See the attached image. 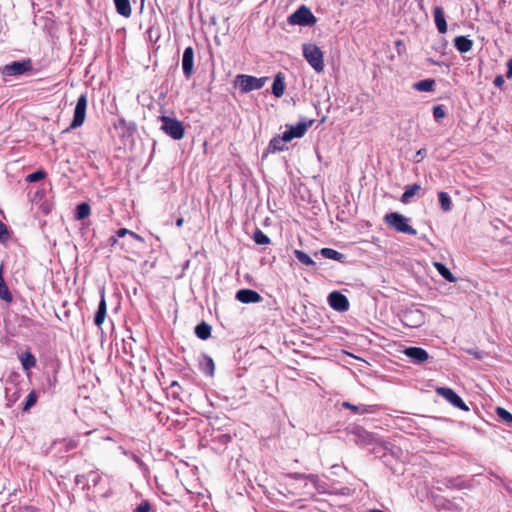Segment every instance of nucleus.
Returning a JSON list of instances; mask_svg holds the SVG:
<instances>
[{
  "label": "nucleus",
  "instance_id": "423d86ee",
  "mask_svg": "<svg viewBox=\"0 0 512 512\" xmlns=\"http://www.w3.org/2000/svg\"><path fill=\"white\" fill-rule=\"evenodd\" d=\"M267 79V77L257 78L251 75L241 74L236 77V84L239 86L241 91L250 92L261 89Z\"/></svg>",
  "mask_w": 512,
  "mask_h": 512
},
{
  "label": "nucleus",
  "instance_id": "5fc2aeb1",
  "mask_svg": "<svg viewBox=\"0 0 512 512\" xmlns=\"http://www.w3.org/2000/svg\"><path fill=\"white\" fill-rule=\"evenodd\" d=\"M81 478H83V476L77 475L76 479H75L76 483H80L81 482Z\"/></svg>",
  "mask_w": 512,
  "mask_h": 512
},
{
  "label": "nucleus",
  "instance_id": "a18cd8bd",
  "mask_svg": "<svg viewBox=\"0 0 512 512\" xmlns=\"http://www.w3.org/2000/svg\"><path fill=\"white\" fill-rule=\"evenodd\" d=\"M41 211L44 213V214H48L50 212V204L49 203H43L41 206Z\"/></svg>",
  "mask_w": 512,
  "mask_h": 512
},
{
  "label": "nucleus",
  "instance_id": "473e14b6",
  "mask_svg": "<svg viewBox=\"0 0 512 512\" xmlns=\"http://www.w3.org/2000/svg\"><path fill=\"white\" fill-rule=\"evenodd\" d=\"M37 399H38V396H37L36 391L32 390V391L28 394V396H27V398H26V401H25V403H24V406H23L22 410H23L24 412H26V411H28L29 409H31V408L36 404Z\"/></svg>",
  "mask_w": 512,
  "mask_h": 512
},
{
  "label": "nucleus",
  "instance_id": "de8ad7c7",
  "mask_svg": "<svg viewBox=\"0 0 512 512\" xmlns=\"http://www.w3.org/2000/svg\"><path fill=\"white\" fill-rule=\"evenodd\" d=\"M295 255L296 256H299V257H302V256H308L306 253L302 252V251H299V250H295Z\"/></svg>",
  "mask_w": 512,
  "mask_h": 512
},
{
  "label": "nucleus",
  "instance_id": "8fccbe9b",
  "mask_svg": "<svg viewBox=\"0 0 512 512\" xmlns=\"http://www.w3.org/2000/svg\"><path fill=\"white\" fill-rule=\"evenodd\" d=\"M221 438H223V441H230L231 440L230 435H227V434L222 435Z\"/></svg>",
  "mask_w": 512,
  "mask_h": 512
},
{
  "label": "nucleus",
  "instance_id": "ddd939ff",
  "mask_svg": "<svg viewBox=\"0 0 512 512\" xmlns=\"http://www.w3.org/2000/svg\"><path fill=\"white\" fill-rule=\"evenodd\" d=\"M403 352L416 364H421L429 359V354L421 347H407Z\"/></svg>",
  "mask_w": 512,
  "mask_h": 512
},
{
  "label": "nucleus",
  "instance_id": "cd10ccee",
  "mask_svg": "<svg viewBox=\"0 0 512 512\" xmlns=\"http://www.w3.org/2000/svg\"><path fill=\"white\" fill-rule=\"evenodd\" d=\"M91 213L90 205L86 202L80 203L76 207V213H75V219L76 220H83L87 218Z\"/></svg>",
  "mask_w": 512,
  "mask_h": 512
},
{
  "label": "nucleus",
  "instance_id": "4c0bfd02",
  "mask_svg": "<svg viewBox=\"0 0 512 512\" xmlns=\"http://www.w3.org/2000/svg\"><path fill=\"white\" fill-rule=\"evenodd\" d=\"M433 116L436 120H440L446 116V111H445L443 105L434 106Z\"/></svg>",
  "mask_w": 512,
  "mask_h": 512
},
{
  "label": "nucleus",
  "instance_id": "5701e85b",
  "mask_svg": "<svg viewBox=\"0 0 512 512\" xmlns=\"http://www.w3.org/2000/svg\"><path fill=\"white\" fill-rule=\"evenodd\" d=\"M284 92H285L284 78L282 77V74L279 73L276 75V77L273 81L272 93L276 97H281V96H283Z\"/></svg>",
  "mask_w": 512,
  "mask_h": 512
},
{
  "label": "nucleus",
  "instance_id": "a211bd4d",
  "mask_svg": "<svg viewBox=\"0 0 512 512\" xmlns=\"http://www.w3.org/2000/svg\"><path fill=\"white\" fill-rule=\"evenodd\" d=\"M200 369L203 373L208 376H213L215 371V364L213 359L206 354L201 355V359L199 361Z\"/></svg>",
  "mask_w": 512,
  "mask_h": 512
},
{
  "label": "nucleus",
  "instance_id": "ea45409f",
  "mask_svg": "<svg viewBox=\"0 0 512 512\" xmlns=\"http://www.w3.org/2000/svg\"><path fill=\"white\" fill-rule=\"evenodd\" d=\"M320 252L324 257L342 256L339 252L329 248H322Z\"/></svg>",
  "mask_w": 512,
  "mask_h": 512
},
{
  "label": "nucleus",
  "instance_id": "58836bf2",
  "mask_svg": "<svg viewBox=\"0 0 512 512\" xmlns=\"http://www.w3.org/2000/svg\"><path fill=\"white\" fill-rule=\"evenodd\" d=\"M151 504L148 500H143L135 509L134 512H150Z\"/></svg>",
  "mask_w": 512,
  "mask_h": 512
},
{
  "label": "nucleus",
  "instance_id": "f3484780",
  "mask_svg": "<svg viewBox=\"0 0 512 512\" xmlns=\"http://www.w3.org/2000/svg\"><path fill=\"white\" fill-rule=\"evenodd\" d=\"M342 407L351 410L355 414H366V413L372 414V413H375L377 410V406H375V405H364V404L354 405V404H351L350 402H343Z\"/></svg>",
  "mask_w": 512,
  "mask_h": 512
},
{
  "label": "nucleus",
  "instance_id": "6e6d98bb",
  "mask_svg": "<svg viewBox=\"0 0 512 512\" xmlns=\"http://www.w3.org/2000/svg\"><path fill=\"white\" fill-rule=\"evenodd\" d=\"M188 265H189V260H187V261L185 262V264L183 265V270H184L185 268H187V267H188Z\"/></svg>",
  "mask_w": 512,
  "mask_h": 512
},
{
  "label": "nucleus",
  "instance_id": "4be33fe9",
  "mask_svg": "<svg viewBox=\"0 0 512 512\" xmlns=\"http://www.w3.org/2000/svg\"><path fill=\"white\" fill-rule=\"evenodd\" d=\"M21 365L28 371L36 366V358L30 351H25L20 355Z\"/></svg>",
  "mask_w": 512,
  "mask_h": 512
},
{
  "label": "nucleus",
  "instance_id": "f03ea898",
  "mask_svg": "<svg viewBox=\"0 0 512 512\" xmlns=\"http://www.w3.org/2000/svg\"><path fill=\"white\" fill-rule=\"evenodd\" d=\"M161 130L174 140H181L185 136V128L183 123L169 116H160Z\"/></svg>",
  "mask_w": 512,
  "mask_h": 512
},
{
  "label": "nucleus",
  "instance_id": "bb28decb",
  "mask_svg": "<svg viewBox=\"0 0 512 512\" xmlns=\"http://www.w3.org/2000/svg\"><path fill=\"white\" fill-rule=\"evenodd\" d=\"M3 264L0 265V298L6 302L12 301V294L10 293L4 278L2 276Z\"/></svg>",
  "mask_w": 512,
  "mask_h": 512
},
{
  "label": "nucleus",
  "instance_id": "c9c22d12",
  "mask_svg": "<svg viewBox=\"0 0 512 512\" xmlns=\"http://www.w3.org/2000/svg\"><path fill=\"white\" fill-rule=\"evenodd\" d=\"M46 177V172L44 170H37L31 174H28L26 177V181L29 183L37 182Z\"/></svg>",
  "mask_w": 512,
  "mask_h": 512
},
{
  "label": "nucleus",
  "instance_id": "6ab92c4d",
  "mask_svg": "<svg viewBox=\"0 0 512 512\" xmlns=\"http://www.w3.org/2000/svg\"><path fill=\"white\" fill-rule=\"evenodd\" d=\"M454 46L460 53H466L473 47V41L466 36H457L454 38Z\"/></svg>",
  "mask_w": 512,
  "mask_h": 512
},
{
  "label": "nucleus",
  "instance_id": "39448f33",
  "mask_svg": "<svg viewBox=\"0 0 512 512\" xmlns=\"http://www.w3.org/2000/svg\"><path fill=\"white\" fill-rule=\"evenodd\" d=\"M88 104V98L86 94H81L77 100L73 120L70 123V126L67 128V131L76 129L83 125L86 118V109Z\"/></svg>",
  "mask_w": 512,
  "mask_h": 512
},
{
  "label": "nucleus",
  "instance_id": "6e6552de",
  "mask_svg": "<svg viewBox=\"0 0 512 512\" xmlns=\"http://www.w3.org/2000/svg\"><path fill=\"white\" fill-rule=\"evenodd\" d=\"M436 392L438 395L442 396L454 407L463 411L469 410L468 406L464 403L461 397L453 389L448 387H439L436 389Z\"/></svg>",
  "mask_w": 512,
  "mask_h": 512
},
{
  "label": "nucleus",
  "instance_id": "412c9836",
  "mask_svg": "<svg viewBox=\"0 0 512 512\" xmlns=\"http://www.w3.org/2000/svg\"><path fill=\"white\" fill-rule=\"evenodd\" d=\"M352 434L355 436L356 443L368 444L371 442V433L362 427L354 428Z\"/></svg>",
  "mask_w": 512,
  "mask_h": 512
},
{
  "label": "nucleus",
  "instance_id": "393cba45",
  "mask_svg": "<svg viewBox=\"0 0 512 512\" xmlns=\"http://www.w3.org/2000/svg\"><path fill=\"white\" fill-rule=\"evenodd\" d=\"M421 190V186L419 184L408 185L405 188L404 193L401 196V202L407 204L410 202V199L415 196Z\"/></svg>",
  "mask_w": 512,
  "mask_h": 512
},
{
  "label": "nucleus",
  "instance_id": "a19ab883",
  "mask_svg": "<svg viewBox=\"0 0 512 512\" xmlns=\"http://www.w3.org/2000/svg\"><path fill=\"white\" fill-rule=\"evenodd\" d=\"M299 261L306 266H313L315 265V262L313 261V258H298Z\"/></svg>",
  "mask_w": 512,
  "mask_h": 512
},
{
  "label": "nucleus",
  "instance_id": "20e7f679",
  "mask_svg": "<svg viewBox=\"0 0 512 512\" xmlns=\"http://www.w3.org/2000/svg\"><path fill=\"white\" fill-rule=\"evenodd\" d=\"M33 70V63L30 58L21 61H14L0 67V73L4 76H19Z\"/></svg>",
  "mask_w": 512,
  "mask_h": 512
},
{
  "label": "nucleus",
  "instance_id": "603ef678",
  "mask_svg": "<svg viewBox=\"0 0 512 512\" xmlns=\"http://www.w3.org/2000/svg\"><path fill=\"white\" fill-rule=\"evenodd\" d=\"M296 263L294 261L289 262V267L294 271Z\"/></svg>",
  "mask_w": 512,
  "mask_h": 512
},
{
  "label": "nucleus",
  "instance_id": "72a5a7b5",
  "mask_svg": "<svg viewBox=\"0 0 512 512\" xmlns=\"http://www.w3.org/2000/svg\"><path fill=\"white\" fill-rule=\"evenodd\" d=\"M55 444H61L63 446V449L65 452H69L71 450H74L78 447V440L76 439H63L59 442H55Z\"/></svg>",
  "mask_w": 512,
  "mask_h": 512
},
{
  "label": "nucleus",
  "instance_id": "49530a36",
  "mask_svg": "<svg viewBox=\"0 0 512 512\" xmlns=\"http://www.w3.org/2000/svg\"><path fill=\"white\" fill-rule=\"evenodd\" d=\"M183 222H184V219H183L182 217L178 218V219L176 220V226H177V227H182Z\"/></svg>",
  "mask_w": 512,
  "mask_h": 512
},
{
  "label": "nucleus",
  "instance_id": "a878e982",
  "mask_svg": "<svg viewBox=\"0 0 512 512\" xmlns=\"http://www.w3.org/2000/svg\"><path fill=\"white\" fill-rule=\"evenodd\" d=\"M433 265L437 269L439 274L445 280H447L449 282H455L456 281V278L454 277V275L451 273V271L449 270V268L445 264H443L441 262H433Z\"/></svg>",
  "mask_w": 512,
  "mask_h": 512
},
{
  "label": "nucleus",
  "instance_id": "3c124183",
  "mask_svg": "<svg viewBox=\"0 0 512 512\" xmlns=\"http://www.w3.org/2000/svg\"><path fill=\"white\" fill-rule=\"evenodd\" d=\"M364 512H384V511L380 510V509H367Z\"/></svg>",
  "mask_w": 512,
  "mask_h": 512
},
{
  "label": "nucleus",
  "instance_id": "c85d7f7f",
  "mask_svg": "<svg viewBox=\"0 0 512 512\" xmlns=\"http://www.w3.org/2000/svg\"><path fill=\"white\" fill-rule=\"evenodd\" d=\"M435 80L425 79L414 84V88L418 91L430 92L434 90Z\"/></svg>",
  "mask_w": 512,
  "mask_h": 512
},
{
  "label": "nucleus",
  "instance_id": "7ed1b4c3",
  "mask_svg": "<svg viewBox=\"0 0 512 512\" xmlns=\"http://www.w3.org/2000/svg\"><path fill=\"white\" fill-rule=\"evenodd\" d=\"M385 223L397 232L416 235L417 231L408 224V219L398 212L388 213L384 216Z\"/></svg>",
  "mask_w": 512,
  "mask_h": 512
},
{
  "label": "nucleus",
  "instance_id": "aec40b11",
  "mask_svg": "<svg viewBox=\"0 0 512 512\" xmlns=\"http://www.w3.org/2000/svg\"><path fill=\"white\" fill-rule=\"evenodd\" d=\"M119 15L129 18L132 15L130 0H113Z\"/></svg>",
  "mask_w": 512,
  "mask_h": 512
},
{
  "label": "nucleus",
  "instance_id": "e433bc0d",
  "mask_svg": "<svg viewBox=\"0 0 512 512\" xmlns=\"http://www.w3.org/2000/svg\"><path fill=\"white\" fill-rule=\"evenodd\" d=\"M11 238V231L8 226L0 221V242L6 243Z\"/></svg>",
  "mask_w": 512,
  "mask_h": 512
},
{
  "label": "nucleus",
  "instance_id": "c03bdc74",
  "mask_svg": "<svg viewBox=\"0 0 512 512\" xmlns=\"http://www.w3.org/2000/svg\"><path fill=\"white\" fill-rule=\"evenodd\" d=\"M426 155V149H420L416 153V157H420L417 159V162L421 161Z\"/></svg>",
  "mask_w": 512,
  "mask_h": 512
},
{
  "label": "nucleus",
  "instance_id": "4d7b16f0",
  "mask_svg": "<svg viewBox=\"0 0 512 512\" xmlns=\"http://www.w3.org/2000/svg\"><path fill=\"white\" fill-rule=\"evenodd\" d=\"M171 386H172V387H174V386H179V384H178V382L173 381V382H172V384H171Z\"/></svg>",
  "mask_w": 512,
  "mask_h": 512
},
{
  "label": "nucleus",
  "instance_id": "09e8293b",
  "mask_svg": "<svg viewBox=\"0 0 512 512\" xmlns=\"http://www.w3.org/2000/svg\"><path fill=\"white\" fill-rule=\"evenodd\" d=\"M295 479H302L304 477H306L305 475L303 474H299V473H295L294 476H293Z\"/></svg>",
  "mask_w": 512,
  "mask_h": 512
},
{
  "label": "nucleus",
  "instance_id": "9d476101",
  "mask_svg": "<svg viewBox=\"0 0 512 512\" xmlns=\"http://www.w3.org/2000/svg\"><path fill=\"white\" fill-rule=\"evenodd\" d=\"M314 120H309L307 122H299L296 126H289L288 129L284 132L285 137L290 141L294 138H301L305 135L307 130L313 125Z\"/></svg>",
  "mask_w": 512,
  "mask_h": 512
},
{
  "label": "nucleus",
  "instance_id": "37998d69",
  "mask_svg": "<svg viewBox=\"0 0 512 512\" xmlns=\"http://www.w3.org/2000/svg\"><path fill=\"white\" fill-rule=\"evenodd\" d=\"M507 72H506V77L508 79H511L512 78V58L508 61L507 63Z\"/></svg>",
  "mask_w": 512,
  "mask_h": 512
},
{
  "label": "nucleus",
  "instance_id": "f8f14e48",
  "mask_svg": "<svg viewBox=\"0 0 512 512\" xmlns=\"http://www.w3.org/2000/svg\"><path fill=\"white\" fill-rule=\"evenodd\" d=\"M289 141L290 140L285 137V133H283L281 136L277 135L273 137L268 144L266 152L263 153V157L271 153L284 151L285 149H287L286 142Z\"/></svg>",
  "mask_w": 512,
  "mask_h": 512
},
{
  "label": "nucleus",
  "instance_id": "c756f323",
  "mask_svg": "<svg viewBox=\"0 0 512 512\" xmlns=\"http://www.w3.org/2000/svg\"><path fill=\"white\" fill-rule=\"evenodd\" d=\"M126 235H129L132 238H135L137 240H142V238L139 235H137L135 232L130 231V230L126 229V228H120L119 230H117L116 236H112L109 239V241L111 242L112 245H114V244L117 243V238L116 237L121 238V237H124Z\"/></svg>",
  "mask_w": 512,
  "mask_h": 512
},
{
  "label": "nucleus",
  "instance_id": "7c9ffc66",
  "mask_svg": "<svg viewBox=\"0 0 512 512\" xmlns=\"http://www.w3.org/2000/svg\"><path fill=\"white\" fill-rule=\"evenodd\" d=\"M438 198H439V202H440L441 208L445 212H448V211H450L452 209V201H451V198L448 195V193H446L444 191H441V192L438 193Z\"/></svg>",
  "mask_w": 512,
  "mask_h": 512
},
{
  "label": "nucleus",
  "instance_id": "bf43d9fd",
  "mask_svg": "<svg viewBox=\"0 0 512 512\" xmlns=\"http://www.w3.org/2000/svg\"><path fill=\"white\" fill-rule=\"evenodd\" d=\"M154 265H155V262H152V263L150 264V267H154Z\"/></svg>",
  "mask_w": 512,
  "mask_h": 512
},
{
  "label": "nucleus",
  "instance_id": "4468645a",
  "mask_svg": "<svg viewBox=\"0 0 512 512\" xmlns=\"http://www.w3.org/2000/svg\"><path fill=\"white\" fill-rule=\"evenodd\" d=\"M100 302L98 304V309L94 315V324L97 326V327H101V325L103 324L104 320H105V317H106V312H107V304H106V300H105V289L104 287H102L100 289Z\"/></svg>",
  "mask_w": 512,
  "mask_h": 512
},
{
  "label": "nucleus",
  "instance_id": "f704fd0d",
  "mask_svg": "<svg viewBox=\"0 0 512 512\" xmlns=\"http://www.w3.org/2000/svg\"><path fill=\"white\" fill-rule=\"evenodd\" d=\"M497 416L507 424H512V414L502 407L496 408Z\"/></svg>",
  "mask_w": 512,
  "mask_h": 512
},
{
  "label": "nucleus",
  "instance_id": "b1692460",
  "mask_svg": "<svg viewBox=\"0 0 512 512\" xmlns=\"http://www.w3.org/2000/svg\"><path fill=\"white\" fill-rule=\"evenodd\" d=\"M194 332L199 339L206 340L211 336V326L205 321H202L195 327Z\"/></svg>",
  "mask_w": 512,
  "mask_h": 512
},
{
  "label": "nucleus",
  "instance_id": "79ce46f5",
  "mask_svg": "<svg viewBox=\"0 0 512 512\" xmlns=\"http://www.w3.org/2000/svg\"><path fill=\"white\" fill-rule=\"evenodd\" d=\"M504 82V78L501 75H498L495 77L493 83L496 87H501L504 84Z\"/></svg>",
  "mask_w": 512,
  "mask_h": 512
},
{
  "label": "nucleus",
  "instance_id": "f257e3e1",
  "mask_svg": "<svg viewBox=\"0 0 512 512\" xmlns=\"http://www.w3.org/2000/svg\"><path fill=\"white\" fill-rule=\"evenodd\" d=\"M303 56L309 65L317 72L321 73L324 71V53L322 50L313 43H305L302 46Z\"/></svg>",
  "mask_w": 512,
  "mask_h": 512
},
{
  "label": "nucleus",
  "instance_id": "0eeeda50",
  "mask_svg": "<svg viewBox=\"0 0 512 512\" xmlns=\"http://www.w3.org/2000/svg\"><path fill=\"white\" fill-rule=\"evenodd\" d=\"M288 21L291 24L311 26L316 23L317 19L310 9L303 5L289 16Z\"/></svg>",
  "mask_w": 512,
  "mask_h": 512
},
{
  "label": "nucleus",
  "instance_id": "9b49d317",
  "mask_svg": "<svg viewBox=\"0 0 512 512\" xmlns=\"http://www.w3.org/2000/svg\"><path fill=\"white\" fill-rule=\"evenodd\" d=\"M194 66V49L189 46L186 47L182 57V69L186 79H190L193 74Z\"/></svg>",
  "mask_w": 512,
  "mask_h": 512
},
{
  "label": "nucleus",
  "instance_id": "2f4dec72",
  "mask_svg": "<svg viewBox=\"0 0 512 512\" xmlns=\"http://www.w3.org/2000/svg\"><path fill=\"white\" fill-rule=\"evenodd\" d=\"M253 239L256 244L266 245L270 243L269 237L260 229H256L253 234Z\"/></svg>",
  "mask_w": 512,
  "mask_h": 512
},
{
  "label": "nucleus",
  "instance_id": "1a4fd4ad",
  "mask_svg": "<svg viewBox=\"0 0 512 512\" xmlns=\"http://www.w3.org/2000/svg\"><path fill=\"white\" fill-rule=\"evenodd\" d=\"M328 303L330 307L339 312H344L349 308L347 297L339 291H333L328 295Z\"/></svg>",
  "mask_w": 512,
  "mask_h": 512
},
{
  "label": "nucleus",
  "instance_id": "864d4df0",
  "mask_svg": "<svg viewBox=\"0 0 512 512\" xmlns=\"http://www.w3.org/2000/svg\"><path fill=\"white\" fill-rule=\"evenodd\" d=\"M307 478H309L311 481H314L317 478V476L311 474V475H308Z\"/></svg>",
  "mask_w": 512,
  "mask_h": 512
},
{
  "label": "nucleus",
  "instance_id": "dca6fc26",
  "mask_svg": "<svg viewBox=\"0 0 512 512\" xmlns=\"http://www.w3.org/2000/svg\"><path fill=\"white\" fill-rule=\"evenodd\" d=\"M433 16L435 25L439 33L444 34L447 32V22L445 19V13L442 7L437 6L433 9Z\"/></svg>",
  "mask_w": 512,
  "mask_h": 512
},
{
  "label": "nucleus",
  "instance_id": "2eb2a0df",
  "mask_svg": "<svg viewBox=\"0 0 512 512\" xmlns=\"http://www.w3.org/2000/svg\"><path fill=\"white\" fill-rule=\"evenodd\" d=\"M236 299L241 303H258L262 300L261 295L251 289H241L236 293Z\"/></svg>",
  "mask_w": 512,
  "mask_h": 512
},
{
  "label": "nucleus",
  "instance_id": "13d9d810",
  "mask_svg": "<svg viewBox=\"0 0 512 512\" xmlns=\"http://www.w3.org/2000/svg\"><path fill=\"white\" fill-rule=\"evenodd\" d=\"M90 475H94L95 477H97V474L95 472H91Z\"/></svg>",
  "mask_w": 512,
  "mask_h": 512
}]
</instances>
